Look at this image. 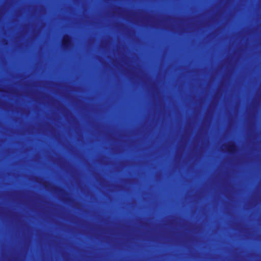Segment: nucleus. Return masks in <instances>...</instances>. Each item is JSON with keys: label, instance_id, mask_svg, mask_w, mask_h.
<instances>
[{"label": "nucleus", "instance_id": "obj_1", "mask_svg": "<svg viewBox=\"0 0 261 261\" xmlns=\"http://www.w3.org/2000/svg\"><path fill=\"white\" fill-rule=\"evenodd\" d=\"M71 44V37L69 35H65L62 40V46L64 49H68Z\"/></svg>", "mask_w": 261, "mask_h": 261}, {"label": "nucleus", "instance_id": "obj_2", "mask_svg": "<svg viewBox=\"0 0 261 261\" xmlns=\"http://www.w3.org/2000/svg\"><path fill=\"white\" fill-rule=\"evenodd\" d=\"M226 149L229 154H233L237 151V146L234 143L230 142L226 146Z\"/></svg>", "mask_w": 261, "mask_h": 261}, {"label": "nucleus", "instance_id": "obj_3", "mask_svg": "<svg viewBox=\"0 0 261 261\" xmlns=\"http://www.w3.org/2000/svg\"><path fill=\"white\" fill-rule=\"evenodd\" d=\"M56 191H62V190L61 189H59L58 188H56Z\"/></svg>", "mask_w": 261, "mask_h": 261}]
</instances>
